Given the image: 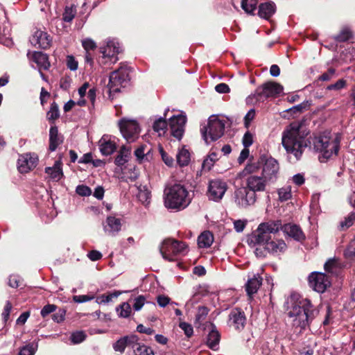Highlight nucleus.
Listing matches in <instances>:
<instances>
[{"mask_svg": "<svg viewBox=\"0 0 355 355\" xmlns=\"http://www.w3.org/2000/svg\"><path fill=\"white\" fill-rule=\"evenodd\" d=\"M288 304V315L293 318V326L299 328L300 331L304 329L318 314L311 301L306 298L291 296Z\"/></svg>", "mask_w": 355, "mask_h": 355, "instance_id": "1", "label": "nucleus"}, {"mask_svg": "<svg viewBox=\"0 0 355 355\" xmlns=\"http://www.w3.org/2000/svg\"><path fill=\"white\" fill-rule=\"evenodd\" d=\"M282 144L288 154L293 155L296 160L300 159L308 146V142L300 123L293 122L285 128L282 132Z\"/></svg>", "mask_w": 355, "mask_h": 355, "instance_id": "2", "label": "nucleus"}, {"mask_svg": "<svg viewBox=\"0 0 355 355\" xmlns=\"http://www.w3.org/2000/svg\"><path fill=\"white\" fill-rule=\"evenodd\" d=\"M340 139L338 136L331 137L329 132H325L312 139L309 144H313V149L321 153L322 158L328 159L336 156L340 148Z\"/></svg>", "mask_w": 355, "mask_h": 355, "instance_id": "3", "label": "nucleus"}, {"mask_svg": "<svg viewBox=\"0 0 355 355\" xmlns=\"http://www.w3.org/2000/svg\"><path fill=\"white\" fill-rule=\"evenodd\" d=\"M164 205L168 209H183L191 202L189 192L180 184H175L165 190Z\"/></svg>", "mask_w": 355, "mask_h": 355, "instance_id": "4", "label": "nucleus"}, {"mask_svg": "<svg viewBox=\"0 0 355 355\" xmlns=\"http://www.w3.org/2000/svg\"><path fill=\"white\" fill-rule=\"evenodd\" d=\"M280 220H270L259 224L257 229L250 235L248 241L250 244L266 245L271 239V234H275L280 230Z\"/></svg>", "mask_w": 355, "mask_h": 355, "instance_id": "5", "label": "nucleus"}, {"mask_svg": "<svg viewBox=\"0 0 355 355\" xmlns=\"http://www.w3.org/2000/svg\"><path fill=\"white\" fill-rule=\"evenodd\" d=\"M283 92V86L275 82H267L258 87L254 93L247 98L248 103L263 102L268 98H276Z\"/></svg>", "mask_w": 355, "mask_h": 355, "instance_id": "6", "label": "nucleus"}, {"mask_svg": "<svg viewBox=\"0 0 355 355\" xmlns=\"http://www.w3.org/2000/svg\"><path fill=\"white\" fill-rule=\"evenodd\" d=\"M225 121L220 120L216 116L209 118L207 125L200 129L201 134L207 144L220 138L225 131Z\"/></svg>", "mask_w": 355, "mask_h": 355, "instance_id": "7", "label": "nucleus"}, {"mask_svg": "<svg viewBox=\"0 0 355 355\" xmlns=\"http://www.w3.org/2000/svg\"><path fill=\"white\" fill-rule=\"evenodd\" d=\"M159 252L165 260L175 261L176 257L187 253V245L182 241L167 239L162 241Z\"/></svg>", "mask_w": 355, "mask_h": 355, "instance_id": "8", "label": "nucleus"}, {"mask_svg": "<svg viewBox=\"0 0 355 355\" xmlns=\"http://www.w3.org/2000/svg\"><path fill=\"white\" fill-rule=\"evenodd\" d=\"M129 73L130 68L126 65H123L110 74L108 83L110 95L119 92L121 87L126 86L130 80Z\"/></svg>", "mask_w": 355, "mask_h": 355, "instance_id": "9", "label": "nucleus"}, {"mask_svg": "<svg viewBox=\"0 0 355 355\" xmlns=\"http://www.w3.org/2000/svg\"><path fill=\"white\" fill-rule=\"evenodd\" d=\"M118 125L123 138L128 142H134L138 139L141 129L136 120L123 117L119 121Z\"/></svg>", "mask_w": 355, "mask_h": 355, "instance_id": "10", "label": "nucleus"}, {"mask_svg": "<svg viewBox=\"0 0 355 355\" xmlns=\"http://www.w3.org/2000/svg\"><path fill=\"white\" fill-rule=\"evenodd\" d=\"M233 198L239 207L245 209L255 203L257 194L245 186L235 189Z\"/></svg>", "mask_w": 355, "mask_h": 355, "instance_id": "11", "label": "nucleus"}, {"mask_svg": "<svg viewBox=\"0 0 355 355\" xmlns=\"http://www.w3.org/2000/svg\"><path fill=\"white\" fill-rule=\"evenodd\" d=\"M310 286L318 293H324L331 284L328 276L322 272H314L309 277Z\"/></svg>", "mask_w": 355, "mask_h": 355, "instance_id": "12", "label": "nucleus"}, {"mask_svg": "<svg viewBox=\"0 0 355 355\" xmlns=\"http://www.w3.org/2000/svg\"><path fill=\"white\" fill-rule=\"evenodd\" d=\"M227 189L226 182L220 180H214L209 181L207 196L209 200L214 201L220 200Z\"/></svg>", "mask_w": 355, "mask_h": 355, "instance_id": "13", "label": "nucleus"}, {"mask_svg": "<svg viewBox=\"0 0 355 355\" xmlns=\"http://www.w3.org/2000/svg\"><path fill=\"white\" fill-rule=\"evenodd\" d=\"M245 183V186L254 194H257V192L265 191L270 182L262 175L251 174L246 178Z\"/></svg>", "mask_w": 355, "mask_h": 355, "instance_id": "14", "label": "nucleus"}, {"mask_svg": "<svg viewBox=\"0 0 355 355\" xmlns=\"http://www.w3.org/2000/svg\"><path fill=\"white\" fill-rule=\"evenodd\" d=\"M186 122L187 117L182 114L174 116L170 119L169 125L171 135L178 140H180L183 136Z\"/></svg>", "mask_w": 355, "mask_h": 355, "instance_id": "15", "label": "nucleus"}, {"mask_svg": "<svg viewBox=\"0 0 355 355\" xmlns=\"http://www.w3.org/2000/svg\"><path fill=\"white\" fill-rule=\"evenodd\" d=\"M279 169V166L277 161L272 157H269L266 159L264 162L261 175L270 182H273L277 178Z\"/></svg>", "mask_w": 355, "mask_h": 355, "instance_id": "16", "label": "nucleus"}, {"mask_svg": "<svg viewBox=\"0 0 355 355\" xmlns=\"http://www.w3.org/2000/svg\"><path fill=\"white\" fill-rule=\"evenodd\" d=\"M38 162L37 155L35 153H26L19 156L17 164L20 173H28L36 167Z\"/></svg>", "mask_w": 355, "mask_h": 355, "instance_id": "17", "label": "nucleus"}, {"mask_svg": "<svg viewBox=\"0 0 355 355\" xmlns=\"http://www.w3.org/2000/svg\"><path fill=\"white\" fill-rule=\"evenodd\" d=\"M30 41L33 46L46 49L51 46V37L44 31L36 30Z\"/></svg>", "mask_w": 355, "mask_h": 355, "instance_id": "18", "label": "nucleus"}, {"mask_svg": "<svg viewBox=\"0 0 355 355\" xmlns=\"http://www.w3.org/2000/svg\"><path fill=\"white\" fill-rule=\"evenodd\" d=\"M245 320L244 312L238 308L232 309L229 315L230 325L234 326L236 329H243Z\"/></svg>", "mask_w": 355, "mask_h": 355, "instance_id": "19", "label": "nucleus"}, {"mask_svg": "<svg viewBox=\"0 0 355 355\" xmlns=\"http://www.w3.org/2000/svg\"><path fill=\"white\" fill-rule=\"evenodd\" d=\"M284 233L295 241L302 242L305 239V235L300 226L295 224L282 225L280 228Z\"/></svg>", "mask_w": 355, "mask_h": 355, "instance_id": "20", "label": "nucleus"}, {"mask_svg": "<svg viewBox=\"0 0 355 355\" xmlns=\"http://www.w3.org/2000/svg\"><path fill=\"white\" fill-rule=\"evenodd\" d=\"M103 58H108L112 63L117 60L116 55L119 53V47L113 41L107 42L105 46L101 49Z\"/></svg>", "mask_w": 355, "mask_h": 355, "instance_id": "21", "label": "nucleus"}, {"mask_svg": "<svg viewBox=\"0 0 355 355\" xmlns=\"http://www.w3.org/2000/svg\"><path fill=\"white\" fill-rule=\"evenodd\" d=\"M136 340V335H129L122 337L114 343H113V349L116 352L123 353L125 351V347L131 348Z\"/></svg>", "mask_w": 355, "mask_h": 355, "instance_id": "22", "label": "nucleus"}, {"mask_svg": "<svg viewBox=\"0 0 355 355\" xmlns=\"http://www.w3.org/2000/svg\"><path fill=\"white\" fill-rule=\"evenodd\" d=\"M100 151L103 155L107 156L112 155L116 149L114 141L107 135H104L98 141Z\"/></svg>", "mask_w": 355, "mask_h": 355, "instance_id": "23", "label": "nucleus"}, {"mask_svg": "<svg viewBox=\"0 0 355 355\" xmlns=\"http://www.w3.org/2000/svg\"><path fill=\"white\" fill-rule=\"evenodd\" d=\"M121 219L114 216H108L106 218L105 225H104V231L110 235L114 236L121 230Z\"/></svg>", "mask_w": 355, "mask_h": 355, "instance_id": "24", "label": "nucleus"}, {"mask_svg": "<svg viewBox=\"0 0 355 355\" xmlns=\"http://www.w3.org/2000/svg\"><path fill=\"white\" fill-rule=\"evenodd\" d=\"M63 142V137L59 135L56 126H51L49 130V150L55 151L58 146Z\"/></svg>", "mask_w": 355, "mask_h": 355, "instance_id": "25", "label": "nucleus"}, {"mask_svg": "<svg viewBox=\"0 0 355 355\" xmlns=\"http://www.w3.org/2000/svg\"><path fill=\"white\" fill-rule=\"evenodd\" d=\"M276 6L273 2L261 3L259 6L258 15L261 18L268 19L275 12Z\"/></svg>", "mask_w": 355, "mask_h": 355, "instance_id": "26", "label": "nucleus"}, {"mask_svg": "<svg viewBox=\"0 0 355 355\" xmlns=\"http://www.w3.org/2000/svg\"><path fill=\"white\" fill-rule=\"evenodd\" d=\"M286 243L282 239L269 241L266 244V249H267L268 252L272 254L283 252L286 250Z\"/></svg>", "mask_w": 355, "mask_h": 355, "instance_id": "27", "label": "nucleus"}, {"mask_svg": "<svg viewBox=\"0 0 355 355\" xmlns=\"http://www.w3.org/2000/svg\"><path fill=\"white\" fill-rule=\"evenodd\" d=\"M167 110L164 113V117H158L155 119L153 123V130L157 133L158 136L164 135L167 130L168 123L165 119L166 116Z\"/></svg>", "mask_w": 355, "mask_h": 355, "instance_id": "28", "label": "nucleus"}, {"mask_svg": "<svg viewBox=\"0 0 355 355\" xmlns=\"http://www.w3.org/2000/svg\"><path fill=\"white\" fill-rule=\"evenodd\" d=\"M262 283V278L259 275L254 276L253 278L250 279L246 285L245 290L248 295L251 297L253 294L256 293Z\"/></svg>", "mask_w": 355, "mask_h": 355, "instance_id": "29", "label": "nucleus"}, {"mask_svg": "<svg viewBox=\"0 0 355 355\" xmlns=\"http://www.w3.org/2000/svg\"><path fill=\"white\" fill-rule=\"evenodd\" d=\"M33 59L40 69L48 70L51 66L49 57L46 53L36 51L33 55Z\"/></svg>", "mask_w": 355, "mask_h": 355, "instance_id": "30", "label": "nucleus"}, {"mask_svg": "<svg viewBox=\"0 0 355 355\" xmlns=\"http://www.w3.org/2000/svg\"><path fill=\"white\" fill-rule=\"evenodd\" d=\"M62 163L60 161H56L52 167H46L45 168V172L49 176L56 180H59L62 176Z\"/></svg>", "mask_w": 355, "mask_h": 355, "instance_id": "31", "label": "nucleus"}, {"mask_svg": "<svg viewBox=\"0 0 355 355\" xmlns=\"http://www.w3.org/2000/svg\"><path fill=\"white\" fill-rule=\"evenodd\" d=\"M131 349L133 350L135 355H155L150 347L138 342L137 336V340L134 342Z\"/></svg>", "mask_w": 355, "mask_h": 355, "instance_id": "32", "label": "nucleus"}, {"mask_svg": "<svg viewBox=\"0 0 355 355\" xmlns=\"http://www.w3.org/2000/svg\"><path fill=\"white\" fill-rule=\"evenodd\" d=\"M213 242L214 236L209 231L203 232L198 238V245L200 248H209Z\"/></svg>", "mask_w": 355, "mask_h": 355, "instance_id": "33", "label": "nucleus"}, {"mask_svg": "<svg viewBox=\"0 0 355 355\" xmlns=\"http://www.w3.org/2000/svg\"><path fill=\"white\" fill-rule=\"evenodd\" d=\"M130 155V148L123 146L117 156L115 158L114 163L116 165L121 166L128 162V158Z\"/></svg>", "mask_w": 355, "mask_h": 355, "instance_id": "34", "label": "nucleus"}, {"mask_svg": "<svg viewBox=\"0 0 355 355\" xmlns=\"http://www.w3.org/2000/svg\"><path fill=\"white\" fill-rule=\"evenodd\" d=\"M219 341L220 334L216 330L213 329L207 336V345L210 349L216 350Z\"/></svg>", "mask_w": 355, "mask_h": 355, "instance_id": "35", "label": "nucleus"}, {"mask_svg": "<svg viewBox=\"0 0 355 355\" xmlns=\"http://www.w3.org/2000/svg\"><path fill=\"white\" fill-rule=\"evenodd\" d=\"M324 268L326 272L334 275H337L339 270L341 268V266L338 259L334 258L329 259L325 263Z\"/></svg>", "mask_w": 355, "mask_h": 355, "instance_id": "36", "label": "nucleus"}, {"mask_svg": "<svg viewBox=\"0 0 355 355\" xmlns=\"http://www.w3.org/2000/svg\"><path fill=\"white\" fill-rule=\"evenodd\" d=\"M176 158L177 162L180 166H187L190 162V153L183 147L178 151Z\"/></svg>", "mask_w": 355, "mask_h": 355, "instance_id": "37", "label": "nucleus"}, {"mask_svg": "<svg viewBox=\"0 0 355 355\" xmlns=\"http://www.w3.org/2000/svg\"><path fill=\"white\" fill-rule=\"evenodd\" d=\"M209 309L205 306H198L195 318V324L200 327L206 320Z\"/></svg>", "mask_w": 355, "mask_h": 355, "instance_id": "38", "label": "nucleus"}, {"mask_svg": "<svg viewBox=\"0 0 355 355\" xmlns=\"http://www.w3.org/2000/svg\"><path fill=\"white\" fill-rule=\"evenodd\" d=\"M137 198L143 204H148L149 199L150 197V192L149 191L146 186L139 185L137 187Z\"/></svg>", "mask_w": 355, "mask_h": 355, "instance_id": "39", "label": "nucleus"}, {"mask_svg": "<svg viewBox=\"0 0 355 355\" xmlns=\"http://www.w3.org/2000/svg\"><path fill=\"white\" fill-rule=\"evenodd\" d=\"M116 311L118 313V315L123 318H128L132 312L131 306L128 302H123L116 308Z\"/></svg>", "mask_w": 355, "mask_h": 355, "instance_id": "40", "label": "nucleus"}, {"mask_svg": "<svg viewBox=\"0 0 355 355\" xmlns=\"http://www.w3.org/2000/svg\"><path fill=\"white\" fill-rule=\"evenodd\" d=\"M60 117V111L58 104L53 102L51 104L50 110L46 113V118L51 122H54L55 120Z\"/></svg>", "mask_w": 355, "mask_h": 355, "instance_id": "41", "label": "nucleus"}, {"mask_svg": "<svg viewBox=\"0 0 355 355\" xmlns=\"http://www.w3.org/2000/svg\"><path fill=\"white\" fill-rule=\"evenodd\" d=\"M257 0H242L241 8L248 14L254 15V11L256 10Z\"/></svg>", "mask_w": 355, "mask_h": 355, "instance_id": "42", "label": "nucleus"}, {"mask_svg": "<svg viewBox=\"0 0 355 355\" xmlns=\"http://www.w3.org/2000/svg\"><path fill=\"white\" fill-rule=\"evenodd\" d=\"M352 37V31L347 28L345 27L342 28L340 32L336 36H334V40L339 42H344L349 40Z\"/></svg>", "mask_w": 355, "mask_h": 355, "instance_id": "43", "label": "nucleus"}, {"mask_svg": "<svg viewBox=\"0 0 355 355\" xmlns=\"http://www.w3.org/2000/svg\"><path fill=\"white\" fill-rule=\"evenodd\" d=\"M122 293V291H116L107 295L103 294L97 297L96 302L98 304L108 303L112 300L113 297H119Z\"/></svg>", "mask_w": 355, "mask_h": 355, "instance_id": "44", "label": "nucleus"}, {"mask_svg": "<svg viewBox=\"0 0 355 355\" xmlns=\"http://www.w3.org/2000/svg\"><path fill=\"white\" fill-rule=\"evenodd\" d=\"M37 348V344L31 343L22 347L19 355H34Z\"/></svg>", "mask_w": 355, "mask_h": 355, "instance_id": "45", "label": "nucleus"}, {"mask_svg": "<svg viewBox=\"0 0 355 355\" xmlns=\"http://www.w3.org/2000/svg\"><path fill=\"white\" fill-rule=\"evenodd\" d=\"M279 199L280 201H286L289 200L291 196V188L290 186L282 187L278 190Z\"/></svg>", "mask_w": 355, "mask_h": 355, "instance_id": "46", "label": "nucleus"}, {"mask_svg": "<svg viewBox=\"0 0 355 355\" xmlns=\"http://www.w3.org/2000/svg\"><path fill=\"white\" fill-rule=\"evenodd\" d=\"M76 13V10L74 8L66 7L64 12L62 15V19L66 22H71L74 18Z\"/></svg>", "mask_w": 355, "mask_h": 355, "instance_id": "47", "label": "nucleus"}, {"mask_svg": "<svg viewBox=\"0 0 355 355\" xmlns=\"http://www.w3.org/2000/svg\"><path fill=\"white\" fill-rule=\"evenodd\" d=\"M355 221V211L350 213L345 220L340 222V227L343 230L347 229L351 227Z\"/></svg>", "mask_w": 355, "mask_h": 355, "instance_id": "48", "label": "nucleus"}, {"mask_svg": "<svg viewBox=\"0 0 355 355\" xmlns=\"http://www.w3.org/2000/svg\"><path fill=\"white\" fill-rule=\"evenodd\" d=\"M157 302L160 307H165L168 304H177V303H175V302H171V299L168 296L164 295H159L157 297Z\"/></svg>", "mask_w": 355, "mask_h": 355, "instance_id": "49", "label": "nucleus"}, {"mask_svg": "<svg viewBox=\"0 0 355 355\" xmlns=\"http://www.w3.org/2000/svg\"><path fill=\"white\" fill-rule=\"evenodd\" d=\"M344 255L347 259H353L355 257V241H352L349 243L345 250Z\"/></svg>", "mask_w": 355, "mask_h": 355, "instance_id": "50", "label": "nucleus"}, {"mask_svg": "<svg viewBox=\"0 0 355 355\" xmlns=\"http://www.w3.org/2000/svg\"><path fill=\"white\" fill-rule=\"evenodd\" d=\"M56 309H57L56 305L48 304L42 308L40 313H41V315L42 316V318H44L46 316H48L49 314L55 312L56 311Z\"/></svg>", "mask_w": 355, "mask_h": 355, "instance_id": "51", "label": "nucleus"}, {"mask_svg": "<svg viewBox=\"0 0 355 355\" xmlns=\"http://www.w3.org/2000/svg\"><path fill=\"white\" fill-rule=\"evenodd\" d=\"M86 338V335L83 331H77L72 334L71 336V342L74 344L80 343Z\"/></svg>", "mask_w": 355, "mask_h": 355, "instance_id": "52", "label": "nucleus"}, {"mask_svg": "<svg viewBox=\"0 0 355 355\" xmlns=\"http://www.w3.org/2000/svg\"><path fill=\"white\" fill-rule=\"evenodd\" d=\"M82 45L86 52H89L91 50H94L96 48V44L90 38L85 39L82 41Z\"/></svg>", "mask_w": 355, "mask_h": 355, "instance_id": "53", "label": "nucleus"}, {"mask_svg": "<svg viewBox=\"0 0 355 355\" xmlns=\"http://www.w3.org/2000/svg\"><path fill=\"white\" fill-rule=\"evenodd\" d=\"M76 192L80 196H89L92 193V190L87 186L81 184L76 187Z\"/></svg>", "mask_w": 355, "mask_h": 355, "instance_id": "54", "label": "nucleus"}, {"mask_svg": "<svg viewBox=\"0 0 355 355\" xmlns=\"http://www.w3.org/2000/svg\"><path fill=\"white\" fill-rule=\"evenodd\" d=\"M346 86V81L343 79H340L334 84H331L327 87V90H340Z\"/></svg>", "mask_w": 355, "mask_h": 355, "instance_id": "55", "label": "nucleus"}, {"mask_svg": "<svg viewBox=\"0 0 355 355\" xmlns=\"http://www.w3.org/2000/svg\"><path fill=\"white\" fill-rule=\"evenodd\" d=\"M146 302V297L144 295H139L135 299L133 304V309L135 311H138L141 309Z\"/></svg>", "mask_w": 355, "mask_h": 355, "instance_id": "56", "label": "nucleus"}, {"mask_svg": "<svg viewBox=\"0 0 355 355\" xmlns=\"http://www.w3.org/2000/svg\"><path fill=\"white\" fill-rule=\"evenodd\" d=\"M180 328L184 331L187 337H191L193 335V330L192 326L185 322H181L179 324Z\"/></svg>", "mask_w": 355, "mask_h": 355, "instance_id": "57", "label": "nucleus"}, {"mask_svg": "<svg viewBox=\"0 0 355 355\" xmlns=\"http://www.w3.org/2000/svg\"><path fill=\"white\" fill-rule=\"evenodd\" d=\"M65 314H66V311L64 309H60L57 312H55L53 315L52 318H53V321L59 323V322H62L64 320Z\"/></svg>", "mask_w": 355, "mask_h": 355, "instance_id": "58", "label": "nucleus"}, {"mask_svg": "<svg viewBox=\"0 0 355 355\" xmlns=\"http://www.w3.org/2000/svg\"><path fill=\"white\" fill-rule=\"evenodd\" d=\"M254 117L255 110L254 109H250L244 117V124L247 128L249 127L251 121L254 119Z\"/></svg>", "mask_w": 355, "mask_h": 355, "instance_id": "59", "label": "nucleus"}, {"mask_svg": "<svg viewBox=\"0 0 355 355\" xmlns=\"http://www.w3.org/2000/svg\"><path fill=\"white\" fill-rule=\"evenodd\" d=\"M159 153L162 156V159L167 166H172L173 164V159L169 156L162 148H159Z\"/></svg>", "mask_w": 355, "mask_h": 355, "instance_id": "60", "label": "nucleus"}, {"mask_svg": "<svg viewBox=\"0 0 355 355\" xmlns=\"http://www.w3.org/2000/svg\"><path fill=\"white\" fill-rule=\"evenodd\" d=\"M12 304L10 303V302L7 301L6 303L3 311L2 313V318L5 322H7L8 320L9 319V316H10V311L12 310Z\"/></svg>", "mask_w": 355, "mask_h": 355, "instance_id": "61", "label": "nucleus"}, {"mask_svg": "<svg viewBox=\"0 0 355 355\" xmlns=\"http://www.w3.org/2000/svg\"><path fill=\"white\" fill-rule=\"evenodd\" d=\"M253 143V136L250 132H246L243 137V145L245 148L250 147Z\"/></svg>", "mask_w": 355, "mask_h": 355, "instance_id": "62", "label": "nucleus"}, {"mask_svg": "<svg viewBox=\"0 0 355 355\" xmlns=\"http://www.w3.org/2000/svg\"><path fill=\"white\" fill-rule=\"evenodd\" d=\"M334 73H335V69L333 68H330V69H329V70L327 72L322 73L319 77L318 79L322 81H328L333 78V76H334Z\"/></svg>", "mask_w": 355, "mask_h": 355, "instance_id": "63", "label": "nucleus"}, {"mask_svg": "<svg viewBox=\"0 0 355 355\" xmlns=\"http://www.w3.org/2000/svg\"><path fill=\"white\" fill-rule=\"evenodd\" d=\"M258 246L254 250V254L257 257H265L267 253L266 245H257Z\"/></svg>", "mask_w": 355, "mask_h": 355, "instance_id": "64", "label": "nucleus"}]
</instances>
